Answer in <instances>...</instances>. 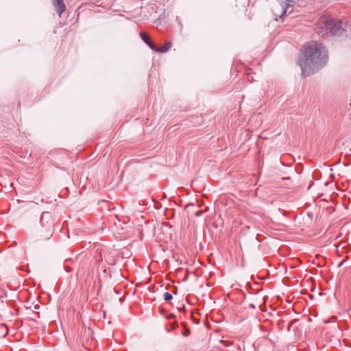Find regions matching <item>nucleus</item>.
I'll use <instances>...</instances> for the list:
<instances>
[{
  "mask_svg": "<svg viewBox=\"0 0 351 351\" xmlns=\"http://www.w3.org/2000/svg\"><path fill=\"white\" fill-rule=\"evenodd\" d=\"M40 223L43 228H45L46 234L45 237L49 239L51 237L53 230V223L49 213H43L40 217Z\"/></svg>",
  "mask_w": 351,
  "mask_h": 351,
  "instance_id": "obj_4",
  "label": "nucleus"
},
{
  "mask_svg": "<svg viewBox=\"0 0 351 351\" xmlns=\"http://www.w3.org/2000/svg\"><path fill=\"white\" fill-rule=\"evenodd\" d=\"M53 4L56 8L57 12H58L59 16L62 14L66 10V5L64 3V0H52Z\"/></svg>",
  "mask_w": 351,
  "mask_h": 351,
  "instance_id": "obj_5",
  "label": "nucleus"
},
{
  "mask_svg": "<svg viewBox=\"0 0 351 351\" xmlns=\"http://www.w3.org/2000/svg\"><path fill=\"white\" fill-rule=\"evenodd\" d=\"M164 300L166 301V302H169L170 300H171L172 299V295L169 292H165L164 293Z\"/></svg>",
  "mask_w": 351,
  "mask_h": 351,
  "instance_id": "obj_8",
  "label": "nucleus"
},
{
  "mask_svg": "<svg viewBox=\"0 0 351 351\" xmlns=\"http://www.w3.org/2000/svg\"><path fill=\"white\" fill-rule=\"evenodd\" d=\"M293 5L294 1L292 0H278L273 3L271 10L276 20L282 19L284 16L292 13Z\"/></svg>",
  "mask_w": 351,
  "mask_h": 351,
  "instance_id": "obj_3",
  "label": "nucleus"
},
{
  "mask_svg": "<svg viewBox=\"0 0 351 351\" xmlns=\"http://www.w3.org/2000/svg\"><path fill=\"white\" fill-rule=\"evenodd\" d=\"M172 46V43L171 42L166 43L165 45L162 47H157L155 45H152L151 46V49L155 51L160 53H165L167 52Z\"/></svg>",
  "mask_w": 351,
  "mask_h": 351,
  "instance_id": "obj_6",
  "label": "nucleus"
},
{
  "mask_svg": "<svg viewBox=\"0 0 351 351\" xmlns=\"http://www.w3.org/2000/svg\"><path fill=\"white\" fill-rule=\"evenodd\" d=\"M140 36L142 38V40L151 48V46L152 45H154L152 41L150 40L148 36L145 32H141L140 34Z\"/></svg>",
  "mask_w": 351,
  "mask_h": 351,
  "instance_id": "obj_7",
  "label": "nucleus"
},
{
  "mask_svg": "<svg viewBox=\"0 0 351 351\" xmlns=\"http://www.w3.org/2000/svg\"><path fill=\"white\" fill-rule=\"evenodd\" d=\"M247 77V80H249V81H250V76L248 75Z\"/></svg>",
  "mask_w": 351,
  "mask_h": 351,
  "instance_id": "obj_10",
  "label": "nucleus"
},
{
  "mask_svg": "<svg viewBox=\"0 0 351 351\" xmlns=\"http://www.w3.org/2000/svg\"><path fill=\"white\" fill-rule=\"evenodd\" d=\"M65 269H66V271L67 272L71 271V268H70V267H65Z\"/></svg>",
  "mask_w": 351,
  "mask_h": 351,
  "instance_id": "obj_9",
  "label": "nucleus"
},
{
  "mask_svg": "<svg viewBox=\"0 0 351 351\" xmlns=\"http://www.w3.org/2000/svg\"><path fill=\"white\" fill-rule=\"evenodd\" d=\"M328 59V51L324 45L321 43L311 41L304 45L298 63L302 75L308 76L326 66Z\"/></svg>",
  "mask_w": 351,
  "mask_h": 351,
  "instance_id": "obj_1",
  "label": "nucleus"
},
{
  "mask_svg": "<svg viewBox=\"0 0 351 351\" xmlns=\"http://www.w3.org/2000/svg\"><path fill=\"white\" fill-rule=\"evenodd\" d=\"M342 29L341 23L338 20L333 19L330 16L323 15L317 22V32L319 35L324 36L328 33L336 35Z\"/></svg>",
  "mask_w": 351,
  "mask_h": 351,
  "instance_id": "obj_2",
  "label": "nucleus"
}]
</instances>
